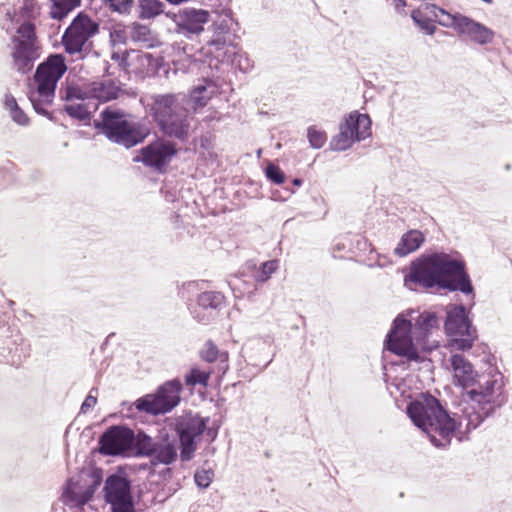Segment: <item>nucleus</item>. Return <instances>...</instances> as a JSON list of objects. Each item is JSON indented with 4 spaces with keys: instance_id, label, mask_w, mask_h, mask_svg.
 Instances as JSON below:
<instances>
[{
    "instance_id": "nucleus-1",
    "label": "nucleus",
    "mask_w": 512,
    "mask_h": 512,
    "mask_svg": "<svg viewBox=\"0 0 512 512\" xmlns=\"http://www.w3.org/2000/svg\"><path fill=\"white\" fill-rule=\"evenodd\" d=\"M407 414L437 447L447 446L457 428L455 420L446 413L438 399L429 394H422L410 402Z\"/></svg>"
},
{
    "instance_id": "nucleus-2",
    "label": "nucleus",
    "mask_w": 512,
    "mask_h": 512,
    "mask_svg": "<svg viewBox=\"0 0 512 512\" xmlns=\"http://www.w3.org/2000/svg\"><path fill=\"white\" fill-rule=\"evenodd\" d=\"M150 114L159 130L166 136L187 140L190 132L189 111L176 94L157 95Z\"/></svg>"
},
{
    "instance_id": "nucleus-3",
    "label": "nucleus",
    "mask_w": 512,
    "mask_h": 512,
    "mask_svg": "<svg viewBox=\"0 0 512 512\" xmlns=\"http://www.w3.org/2000/svg\"><path fill=\"white\" fill-rule=\"evenodd\" d=\"M67 71L65 57L52 54L39 64L34 75L36 90L31 93L30 100L39 113L48 114L47 107L52 104L58 81Z\"/></svg>"
},
{
    "instance_id": "nucleus-4",
    "label": "nucleus",
    "mask_w": 512,
    "mask_h": 512,
    "mask_svg": "<svg viewBox=\"0 0 512 512\" xmlns=\"http://www.w3.org/2000/svg\"><path fill=\"white\" fill-rule=\"evenodd\" d=\"M42 45L35 24L25 21L10 38L12 67L20 74L29 73L41 56Z\"/></svg>"
},
{
    "instance_id": "nucleus-5",
    "label": "nucleus",
    "mask_w": 512,
    "mask_h": 512,
    "mask_svg": "<svg viewBox=\"0 0 512 512\" xmlns=\"http://www.w3.org/2000/svg\"><path fill=\"white\" fill-rule=\"evenodd\" d=\"M386 347L393 354L415 362L422 361L420 353L427 350L425 343H421L420 338L414 335L412 321L406 319L403 314L395 318L393 327L387 335Z\"/></svg>"
},
{
    "instance_id": "nucleus-6",
    "label": "nucleus",
    "mask_w": 512,
    "mask_h": 512,
    "mask_svg": "<svg viewBox=\"0 0 512 512\" xmlns=\"http://www.w3.org/2000/svg\"><path fill=\"white\" fill-rule=\"evenodd\" d=\"M445 332L449 336L445 347L451 353L469 351L478 339L477 329L462 305L454 306L447 312Z\"/></svg>"
},
{
    "instance_id": "nucleus-7",
    "label": "nucleus",
    "mask_w": 512,
    "mask_h": 512,
    "mask_svg": "<svg viewBox=\"0 0 512 512\" xmlns=\"http://www.w3.org/2000/svg\"><path fill=\"white\" fill-rule=\"evenodd\" d=\"M479 381L478 388L475 386L468 390L469 398L478 406V418L483 420L488 417L497 407L502 406L507 395L504 389V381L501 373L485 377Z\"/></svg>"
},
{
    "instance_id": "nucleus-8",
    "label": "nucleus",
    "mask_w": 512,
    "mask_h": 512,
    "mask_svg": "<svg viewBox=\"0 0 512 512\" xmlns=\"http://www.w3.org/2000/svg\"><path fill=\"white\" fill-rule=\"evenodd\" d=\"M101 118L103 133L109 139L128 148L142 142L147 136L140 124L127 120L121 112L107 108L101 113Z\"/></svg>"
},
{
    "instance_id": "nucleus-9",
    "label": "nucleus",
    "mask_w": 512,
    "mask_h": 512,
    "mask_svg": "<svg viewBox=\"0 0 512 512\" xmlns=\"http://www.w3.org/2000/svg\"><path fill=\"white\" fill-rule=\"evenodd\" d=\"M182 384L180 380L173 379L161 385L154 394H147L135 402L138 411L153 415L165 414L171 411L180 402Z\"/></svg>"
},
{
    "instance_id": "nucleus-10",
    "label": "nucleus",
    "mask_w": 512,
    "mask_h": 512,
    "mask_svg": "<svg viewBox=\"0 0 512 512\" xmlns=\"http://www.w3.org/2000/svg\"><path fill=\"white\" fill-rule=\"evenodd\" d=\"M99 32V24L80 12L65 30L62 45L68 54L81 53L90 48V39Z\"/></svg>"
},
{
    "instance_id": "nucleus-11",
    "label": "nucleus",
    "mask_w": 512,
    "mask_h": 512,
    "mask_svg": "<svg viewBox=\"0 0 512 512\" xmlns=\"http://www.w3.org/2000/svg\"><path fill=\"white\" fill-rule=\"evenodd\" d=\"M208 420L198 415L186 414L177 417L174 422V430L180 441V458L182 461H190L197 450V442L207 428Z\"/></svg>"
},
{
    "instance_id": "nucleus-12",
    "label": "nucleus",
    "mask_w": 512,
    "mask_h": 512,
    "mask_svg": "<svg viewBox=\"0 0 512 512\" xmlns=\"http://www.w3.org/2000/svg\"><path fill=\"white\" fill-rule=\"evenodd\" d=\"M443 288L463 293H471L473 288L469 276L465 272L463 261L451 259L446 254L434 255Z\"/></svg>"
},
{
    "instance_id": "nucleus-13",
    "label": "nucleus",
    "mask_w": 512,
    "mask_h": 512,
    "mask_svg": "<svg viewBox=\"0 0 512 512\" xmlns=\"http://www.w3.org/2000/svg\"><path fill=\"white\" fill-rule=\"evenodd\" d=\"M122 93V89L114 80L106 79L94 81L82 86H70L67 88L66 99L85 100L96 99L99 102H108L117 99Z\"/></svg>"
},
{
    "instance_id": "nucleus-14",
    "label": "nucleus",
    "mask_w": 512,
    "mask_h": 512,
    "mask_svg": "<svg viewBox=\"0 0 512 512\" xmlns=\"http://www.w3.org/2000/svg\"><path fill=\"white\" fill-rule=\"evenodd\" d=\"M177 145L171 141L157 139L140 150V159L145 166L164 172L167 165L177 155Z\"/></svg>"
},
{
    "instance_id": "nucleus-15",
    "label": "nucleus",
    "mask_w": 512,
    "mask_h": 512,
    "mask_svg": "<svg viewBox=\"0 0 512 512\" xmlns=\"http://www.w3.org/2000/svg\"><path fill=\"white\" fill-rule=\"evenodd\" d=\"M106 501L111 504L112 512H135L130 483L123 477L112 475L105 483Z\"/></svg>"
},
{
    "instance_id": "nucleus-16",
    "label": "nucleus",
    "mask_w": 512,
    "mask_h": 512,
    "mask_svg": "<svg viewBox=\"0 0 512 512\" xmlns=\"http://www.w3.org/2000/svg\"><path fill=\"white\" fill-rule=\"evenodd\" d=\"M134 432L124 426H111L99 439V451L104 455H120L133 446Z\"/></svg>"
},
{
    "instance_id": "nucleus-17",
    "label": "nucleus",
    "mask_w": 512,
    "mask_h": 512,
    "mask_svg": "<svg viewBox=\"0 0 512 512\" xmlns=\"http://www.w3.org/2000/svg\"><path fill=\"white\" fill-rule=\"evenodd\" d=\"M453 371V383L464 390L472 389L477 384V373L473 365L462 355L453 352L450 357Z\"/></svg>"
},
{
    "instance_id": "nucleus-18",
    "label": "nucleus",
    "mask_w": 512,
    "mask_h": 512,
    "mask_svg": "<svg viewBox=\"0 0 512 512\" xmlns=\"http://www.w3.org/2000/svg\"><path fill=\"white\" fill-rule=\"evenodd\" d=\"M411 279L420 283L426 288H431L436 285L442 287V282L434 255L422 260L415 265L411 273Z\"/></svg>"
},
{
    "instance_id": "nucleus-19",
    "label": "nucleus",
    "mask_w": 512,
    "mask_h": 512,
    "mask_svg": "<svg viewBox=\"0 0 512 512\" xmlns=\"http://www.w3.org/2000/svg\"><path fill=\"white\" fill-rule=\"evenodd\" d=\"M178 457V446L176 439L170 436L166 431H160L155 441V448L152 459L160 464L169 465L176 461Z\"/></svg>"
},
{
    "instance_id": "nucleus-20",
    "label": "nucleus",
    "mask_w": 512,
    "mask_h": 512,
    "mask_svg": "<svg viewBox=\"0 0 512 512\" xmlns=\"http://www.w3.org/2000/svg\"><path fill=\"white\" fill-rule=\"evenodd\" d=\"M440 7L435 4H425L411 13L414 22L427 34L432 35L436 31V19Z\"/></svg>"
},
{
    "instance_id": "nucleus-21",
    "label": "nucleus",
    "mask_w": 512,
    "mask_h": 512,
    "mask_svg": "<svg viewBox=\"0 0 512 512\" xmlns=\"http://www.w3.org/2000/svg\"><path fill=\"white\" fill-rule=\"evenodd\" d=\"M459 33L467 35L470 40L479 44L490 43L493 40L492 31L466 16L460 19Z\"/></svg>"
},
{
    "instance_id": "nucleus-22",
    "label": "nucleus",
    "mask_w": 512,
    "mask_h": 512,
    "mask_svg": "<svg viewBox=\"0 0 512 512\" xmlns=\"http://www.w3.org/2000/svg\"><path fill=\"white\" fill-rule=\"evenodd\" d=\"M424 240L425 236L421 231L410 230L402 236L400 242L395 248V253L401 257L406 256L417 250Z\"/></svg>"
},
{
    "instance_id": "nucleus-23",
    "label": "nucleus",
    "mask_w": 512,
    "mask_h": 512,
    "mask_svg": "<svg viewBox=\"0 0 512 512\" xmlns=\"http://www.w3.org/2000/svg\"><path fill=\"white\" fill-rule=\"evenodd\" d=\"M352 132H357L358 141L364 140L371 134V120L368 115L360 114L357 111L351 112L342 122L343 124H351Z\"/></svg>"
},
{
    "instance_id": "nucleus-24",
    "label": "nucleus",
    "mask_w": 512,
    "mask_h": 512,
    "mask_svg": "<svg viewBox=\"0 0 512 512\" xmlns=\"http://www.w3.org/2000/svg\"><path fill=\"white\" fill-rule=\"evenodd\" d=\"M350 123H353L350 121ZM352 124H343L341 123L339 126V133L335 135L331 142L330 147L334 151H344L348 148H350L357 139V132H352L350 126Z\"/></svg>"
},
{
    "instance_id": "nucleus-25",
    "label": "nucleus",
    "mask_w": 512,
    "mask_h": 512,
    "mask_svg": "<svg viewBox=\"0 0 512 512\" xmlns=\"http://www.w3.org/2000/svg\"><path fill=\"white\" fill-rule=\"evenodd\" d=\"M209 21V13L205 10L186 11L182 18V26L191 33L203 31V25Z\"/></svg>"
},
{
    "instance_id": "nucleus-26",
    "label": "nucleus",
    "mask_w": 512,
    "mask_h": 512,
    "mask_svg": "<svg viewBox=\"0 0 512 512\" xmlns=\"http://www.w3.org/2000/svg\"><path fill=\"white\" fill-rule=\"evenodd\" d=\"M437 324L438 319L434 313L423 312L418 316L415 325H413L414 335L420 338L421 343H425V337Z\"/></svg>"
},
{
    "instance_id": "nucleus-27",
    "label": "nucleus",
    "mask_w": 512,
    "mask_h": 512,
    "mask_svg": "<svg viewBox=\"0 0 512 512\" xmlns=\"http://www.w3.org/2000/svg\"><path fill=\"white\" fill-rule=\"evenodd\" d=\"M91 497L92 493L89 491L77 492L76 486L71 480L68 481L67 487L62 494V499L65 504L77 507L85 505Z\"/></svg>"
},
{
    "instance_id": "nucleus-28",
    "label": "nucleus",
    "mask_w": 512,
    "mask_h": 512,
    "mask_svg": "<svg viewBox=\"0 0 512 512\" xmlns=\"http://www.w3.org/2000/svg\"><path fill=\"white\" fill-rule=\"evenodd\" d=\"M200 357L202 360L213 363L217 360H220L221 363H225L227 365L229 355L226 351H219L218 347L211 340H208L204 348L200 351Z\"/></svg>"
},
{
    "instance_id": "nucleus-29",
    "label": "nucleus",
    "mask_w": 512,
    "mask_h": 512,
    "mask_svg": "<svg viewBox=\"0 0 512 512\" xmlns=\"http://www.w3.org/2000/svg\"><path fill=\"white\" fill-rule=\"evenodd\" d=\"M155 441L156 440L143 432H139L137 435L134 434L133 445L137 451V455L152 457L155 448Z\"/></svg>"
},
{
    "instance_id": "nucleus-30",
    "label": "nucleus",
    "mask_w": 512,
    "mask_h": 512,
    "mask_svg": "<svg viewBox=\"0 0 512 512\" xmlns=\"http://www.w3.org/2000/svg\"><path fill=\"white\" fill-rule=\"evenodd\" d=\"M212 374V370H202L199 367H192L188 374L185 375V384L187 386H196L201 385L203 387H207L210 376Z\"/></svg>"
},
{
    "instance_id": "nucleus-31",
    "label": "nucleus",
    "mask_w": 512,
    "mask_h": 512,
    "mask_svg": "<svg viewBox=\"0 0 512 512\" xmlns=\"http://www.w3.org/2000/svg\"><path fill=\"white\" fill-rule=\"evenodd\" d=\"M225 301V296L220 292L206 291L198 296L197 302L202 308H220Z\"/></svg>"
},
{
    "instance_id": "nucleus-32",
    "label": "nucleus",
    "mask_w": 512,
    "mask_h": 512,
    "mask_svg": "<svg viewBox=\"0 0 512 512\" xmlns=\"http://www.w3.org/2000/svg\"><path fill=\"white\" fill-rule=\"evenodd\" d=\"M53 2V8L51 11V16L54 19H62L69 12H71L76 7L80 6L81 0H51Z\"/></svg>"
},
{
    "instance_id": "nucleus-33",
    "label": "nucleus",
    "mask_w": 512,
    "mask_h": 512,
    "mask_svg": "<svg viewBox=\"0 0 512 512\" xmlns=\"http://www.w3.org/2000/svg\"><path fill=\"white\" fill-rule=\"evenodd\" d=\"M130 38L134 42L143 43L148 46H150L153 41L151 30L147 26L137 23L133 24L131 27Z\"/></svg>"
},
{
    "instance_id": "nucleus-34",
    "label": "nucleus",
    "mask_w": 512,
    "mask_h": 512,
    "mask_svg": "<svg viewBox=\"0 0 512 512\" xmlns=\"http://www.w3.org/2000/svg\"><path fill=\"white\" fill-rule=\"evenodd\" d=\"M307 138L311 147L319 149L327 142V134L324 130L316 126H310L307 129Z\"/></svg>"
},
{
    "instance_id": "nucleus-35",
    "label": "nucleus",
    "mask_w": 512,
    "mask_h": 512,
    "mask_svg": "<svg viewBox=\"0 0 512 512\" xmlns=\"http://www.w3.org/2000/svg\"><path fill=\"white\" fill-rule=\"evenodd\" d=\"M461 18H465V16L460 14L452 15L445 11L444 9L440 8L436 19V23L445 27H452L459 32V22Z\"/></svg>"
},
{
    "instance_id": "nucleus-36",
    "label": "nucleus",
    "mask_w": 512,
    "mask_h": 512,
    "mask_svg": "<svg viewBox=\"0 0 512 512\" xmlns=\"http://www.w3.org/2000/svg\"><path fill=\"white\" fill-rule=\"evenodd\" d=\"M65 111L69 116L79 120H89L91 116L87 105L83 103H70L65 106Z\"/></svg>"
},
{
    "instance_id": "nucleus-37",
    "label": "nucleus",
    "mask_w": 512,
    "mask_h": 512,
    "mask_svg": "<svg viewBox=\"0 0 512 512\" xmlns=\"http://www.w3.org/2000/svg\"><path fill=\"white\" fill-rule=\"evenodd\" d=\"M278 261L277 260H269L264 262L260 270L255 275V280L260 283L266 282L271 275L278 269Z\"/></svg>"
},
{
    "instance_id": "nucleus-38",
    "label": "nucleus",
    "mask_w": 512,
    "mask_h": 512,
    "mask_svg": "<svg viewBox=\"0 0 512 512\" xmlns=\"http://www.w3.org/2000/svg\"><path fill=\"white\" fill-rule=\"evenodd\" d=\"M141 9L144 17L151 18L163 12V4L158 0H143Z\"/></svg>"
},
{
    "instance_id": "nucleus-39",
    "label": "nucleus",
    "mask_w": 512,
    "mask_h": 512,
    "mask_svg": "<svg viewBox=\"0 0 512 512\" xmlns=\"http://www.w3.org/2000/svg\"><path fill=\"white\" fill-rule=\"evenodd\" d=\"M206 91V87L203 85L195 87L191 92V99L193 109L196 111L207 105L210 97H205L202 94Z\"/></svg>"
},
{
    "instance_id": "nucleus-40",
    "label": "nucleus",
    "mask_w": 512,
    "mask_h": 512,
    "mask_svg": "<svg viewBox=\"0 0 512 512\" xmlns=\"http://www.w3.org/2000/svg\"><path fill=\"white\" fill-rule=\"evenodd\" d=\"M213 476H214V473L212 470L202 469V470L196 471V473L194 475V480H195V483L200 488H207L210 485V483L213 479Z\"/></svg>"
},
{
    "instance_id": "nucleus-41",
    "label": "nucleus",
    "mask_w": 512,
    "mask_h": 512,
    "mask_svg": "<svg viewBox=\"0 0 512 512\" xmlns=\"http://www.w3.org/2000/svg\"><path fill=\"white\" fill-rule=\"evenodd\" d=\"M265 172L267 178L270 179L272 182L276 184H283L285 182V175L277 165L269 164L266 167Z\"/></svg>"
},
{
    "instance_id": "nucleus-42",
    "label": "nucleus",
    "mask_w": 512,
    "mask_h": 512,
    "mask_svg": "<svg viewBox=\"0 0 512 512\" xmlns=\"http://www.w3.org/2000/svg\"><path fill=\"white\" fill-rule=\"evenodd\" d=\"M208 47L210 48V52H212L213 48L216 52L224 49L226 45V38L222 32L216 33L213 38L208 41Z\"/></svg>"
},
{
    "instance_id": "nucleus-43",
    "label": "nucleus",
    "mask_w": 512,
    "mask_h": 512,
    "mask_svg": "<svg viewBox=\"0 0 512 512\" xmlns=\"http://www.w3.org/2000/svg\"><path fill=\"white\" fill-rule=\"evenodd\" d=\"M109 6L118 12H125L130 7L132 0H104Z\"/></svg>"
},
{
    "instance_id": "nucleus-44",
    "label": "nucleus",
    "mask_w": 512,
    "mask_h": 512,
    "mask_svg": "<svg viewBox=\"0 0 512 512\" xmlns=\"http://www.w3.org/2000/svg\"><path fill=\"white\" fill-rule=\"evenodd\" d=\"M22 10L28 18H35L39 14V7L34 1H26Z\"/></svg>"
},
{
    "instance_id": "nucleus-45",
    "label": "nucleus",
    "mask_w": 512,
    "mask_h": 512,
    "mask_svg": "<svg viewBox=\"0 0 512 512\" xmlns=\"http://www.w3.org/2000/svg\"><path fill=\"white\" fill-rule=\"evenodd\" d=\"M214 138L215 137L211 134L200 136V138H199L200 148H202L206 151L212 150L213 146H214Z\"/></svg>"
},
{
    "instance_id": "nucleus-46",
    "label": "nucleus",
    "mask_w": 512,
    "mask_h": 512,
    "mask_svg": "<svg viewBox=\"0 0 512 512\" xmlns=\"http://www.w3.org/2000/svg\"><path fill=\"white\" fill-rule=\"evenodd\" d=\"M12 119L20 125H26L29 121L26 114L18 106L13 112L10 113Z\"/></svg>"
},
{
    "instance_id": "nucleus-47",
    "label": "nucleus",
    "mask_w": 512,
    "mask_h": 512,
    "mask_svg": "<svg viewBox=\"0 0 512 512\" xmlns=\"http://www.w3.org/2000/svg\"><path fill=\"white\" fill-rule=\"evenodd\" d=\"M97 403V398L92 395H88L81 405V411L86 413L89 409L93 408Z\"/></svg>"
},
{
    "instance_id": "nucleus-48",
    "label": "nucleus",
    "mask_w": 512,
    "mask_h": 512,
    "mask_svg": "<svg viewBox=\"0 0 512 512\" xmlns=\"http://www.w3.org/2000/svg\"><path fill=\"white\" fill-rule=\"evenodd\" d=\"M5 107L9 110L10 113L18 107L17 101L12 95H6Z\"/></svg>"
},
{
    "instance_id": "nucleus-49",
    "label": "nucleus",
    "mask_w": 512,
    "mask_h": 512,
    "mask_svg": "<svg viewBox=\"0 0 512 512\" xmlns=\"http://www.w3.org/2000/svg\"><path fill=\"white\" fill-rule=\"evenodd\" d=\"M397 10L403 9L406 6L405 0H392Z\"/></svg>"
},
{
    "instance_id": "nucleus-50",
    "label": "nucleus",
    "mask_w": 512,
    "mask_h": 512,
    "mask_svg": "<svg viewBox=\"0 0 512 512\" xmlns=\"http://www.w3.org/2000/svg\"><path fill=\"white\" fill-rule=\"evenodd\" d=\"M294 184H295V185H300V184H301V181H300L299 179H295V180H294Z\"/></svg>"
}]
</instances>
